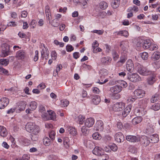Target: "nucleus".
Instances as JSON below:
<instances>
[{"label": "nucleus", "mask_w": 160, "mask_h": 160, "mask_svg": "<svg viewBox=\"0 0 160 160\" xmlns=\"http://www.w3.org/2000/svg\"><path fill=\"white\" fill-rule=\"evenodd\" d=\"M25 128L28 132L35 134H38L40 131L38 126L36 125L35 123L31 122H28L27 123L25 126Z\"/></svg>", "instance_id": "f257e3e1"}, {"label": "nucleus", "mask_w": 160, "mask_h": 160, "mask_svg": "<svg viewBox=\"0 0 160 160\" xmlns=\"http://www.w3.org/2000/svg\"><path fill=\"white\" fill-rule=\"evenodd\" d=\"M1 50L0 56L1 57H5L8 56L10 53V46L6 43H3L1 45Z\"/></svg>", "instance_id": "f03ea898"}, {"label": "nucleus", "mask_w": 160, "mask_h": 160, "mask_svg": "<svg viewBox=\"0 0 160 160\" xmlns=\"http://www.w3.org/2000/svg\"><path fill=\"white\" fill-rule=\"evenodd\" d=\"M27 103L25 102L20 101L17 103L16 107L11 109V112H13L16 111V112H19L25 110L26 107Z\"/></svg>", "instance_id": "7ed1b4c3"}, {"label": "nucleus", "mask_w": 160, "mask_h": 160, "mask_svg": "<svg viewBox=\"0 0 160 160\" xmlns=\"http://www.w3.org/2000/svg\"><path fill=\"white\" fill-rule=\"evenodd\" d=\"M137 67L138 72L141 75L147 76L151 74L152 73L151 71L148 70L141 64H139Z\"/></svg>", "instance_id": "20e7f679"}, {"label": "nucleus", "mask_w": 160, "mask_h": 160, "mask_svg": "<svg viewBox=\"0 0 160 160\" xmlns=\"http://www.w3.org/2000/svg\"><path fill=\"white\" fill-rule=\"evenodd\" d=\"M125 104L122 102H117L114 104L112 107V110L115 112H119L122 111L124 108Z\"/></svg>", "instance_id": "39448f33"}, {"label": "nucleus", "mask_w": 160, "mask_h": 160, "mask_svg": "<svg viewBox=\"0 0 160 160\" xmlns=\"http://www.w3.org/2000/svg\"><path fill=\"white\" fill-rule=\"evenodd\" d=\"M128 79L130 81L134 82L141 81V77L138 74L136 73L128 75Z\"/></svg>", "instance_id": "423d86ee"}, {"label": "nucleus", "mask_w": 160, "mask_h": 160, "mask_svg": "<svg viewBox=\"0 0 160 160\" xmlns=\"http://www.w3.org/2000/svg\"><path fill=\"white\" fill-rule=\"evenodd\" d=\"M108 71L107 70L105 69H102L99 71V74L101 77V82L99 81V83L100 84H103L105 83L108 81V80L105 79L104 81L101 80L102 78H104V77L108 75Z\"/></svg>", "instance_id": "0eeeda50"}, {"label": "nucleus", "mask_w": 160, "mask_h": 160, "mask_svg": "<svg viewBox=\"0 0 160 160\" xmlns=\"http://www.w3.org/2000/svg\"><path fill=\"white\" fill-rule=\"evenodd\" d=\"M133 94L134 96L138 98H142L145 96V92L143 89H137L134 91Z\"/></svg>", "instance_id": "6e6552de"}, {"label": "nucleus", "mask_w": 160, "mask_h": 160, "mask_svg": "<svg viewBox=\"0 0 160 160\" xmlns=\"http://www.w3.org/2000/svg\"><path fill=\"white\" fill-rule=\"evenodd\" d=\"M126 139L131 142H137L140 141L139 137L134 135H128L126 137Z\"/></svg>", "instance_id": "1a4fd4ad"}, {"label": "nucleus", "mask_w": 160, "mask_h": 160, "mask_svg": "<svg viewBox=\"0 0 160 160\" xmlns=\"http://www.w3.org/2000/svg\"><path fill=\"white\" fill-rule=\"evenodd\" d=\"M126 68L127 70L130 72H133L134 69V65L132 61L129 59L126 62Z\"/></svg>", "instance_id": "9d476101"}, {"label": "nucleus", "mask_w": 160, "mask_h": 160, "mask_svg": "<svg viewBox=\"0 0 160 160\" xmlns=\"http://www.w3.org/2000/svg\"><path fill=\"white\" fill-rule=\"evenodd\" d=\"M9 103V100L7 98L3 97L0 99V109L4 108Z\"/></svg>", "instance_id": "9b49d317"}, {"label": "nucleus", "mask_w": 160, "mask_h": 160, "mask_svg": "<svg viewBox=\"0 0 160 160\" xmlns=\"http://www.w3.org/2000/svg\"><path fill=\"white\" fill-rule=\"evenodd\" d=\"M140 140L142 145L144 147L147 146L150 143L149 138L145 136H142Z\"/></svg>", "instance_id": "f8f14e48"}, {"label": "nucleus", "mask_w": 160, "mask_h": 160, "mask_svg": "<svg viewBox=\"0 0 160 160\" xmlns=\"http://www.w3.org/2000/svg\"><path fill=\"white\" fill-rule=\"evenodd\" d=\"M115 138L117 142L120 143L124 140V137L122 132H118L115 135Z\"/></svg>", "instance_id": "ddd939ff"}, {"label": "nucleus", "mask_w": 160, "mask_h": 160, "mask_svg": "<svg viewBox=\"0 0 160 160\" xmlns=\"http://www.w3.org/2000/svg\"><path fill=\"white\" fill-rule=\"evenodd\" d=\"M122 90L121 87L119 85H115L111 87L110 89V91L111 93L116 94L119 93Z\"/></svg>", "instance_id": "4468645a"}, {"label": "nucleus", "mask_w": 160, "mask_h": 160, "mask_svg": "<svg viewBox=\"0 0 160 160\" xmlns=\"http://www.w3.org/2000/svg\"><path fill=\"white\" fill-rule=\"evenodd\" d=\"M66 130L67 133L72 136H75L77 134V132L75 128L69 126L66 127Z\"/></svg>", "instance_id": "2eb2a0df"}, {"label": "nucleus", "mask_w": 160, "mask_h": 160, "mask_svg": "<svg viewBox=\"0 0 160 160\" xmlns=\"http://www.w3.org/2000/svg\"><path fill=\"white\" fill-rule=\"evenodd\" d=\"M44 48L42 49L41 52L42 57L43 58H45V59L47 60L48 58L49 52L48 49L45 48L44 45L43 44Z\"/></svg>", "instance_id": "dca6fc26"}, {"label": "nucleus", "mask_w": 160, "mask_h": 160, "mask_svg": "<svg viewBox=\"0 0 160 160\" xmlns=\"http://www.w3.org/2000/svg\"><path fill=\"white\" fill-rule=\"evenodd\" d=\"M94 123V119L90 118L87 119L85 122V125L88 127L90 128L92 127Z\"/></svg>", "instance_id": "f3484780"}, {"label": "nucleus", "mask_w": 160, "mask_h": 160, "mask_svg": "<svg viewBox=\"0 0 160 160\" xmlns=\"http://www.w3.org/2000/svg\"><path fill=\"white\" fill-rule=\"evenodd\" d=\"M103 149L100 147H96L92 151L93 153L95 155L100 156L101 155L102 153Z\"/></svg>", "instance_id": "a211bd4d"}, {"label": "nucleus", "mask_w": 160, "mask_h": 160, "mask_svg": "<svg viewBox=\"0 0 160 160\" xmlns=\"http://www.w3.org/2000/svg\"><path fill=\"white\" fill-rule=\"evenodd\" d=\"M95 128L96 130L98 131H102L103 129V123L102 122L99 120L97 122L96 124Z\"/></svg>", "instance_id": "6ab92c4d"}, {"label": "nucleus", "mask_w": 160, "mask_h": 160, "mask_svg": "<svg viewBox=\"0 0 160 160\" xmlns=\"http://www.w3.org/2000/svg\"><path fill=\"white\" fill-rule=\"evenodd\" d=\"M149 139L151 140V143H155L159 141L158 136L157 134H154L150 136Z\"/></svg>", "instance_id": "aec40b11"}, {"label": "nucleus", "mask_w": 160, "mask_h": 160, "mask_svg": "<svg viewBox=\"0 0 160 160\" xmlns=\"http://www.w3.org/2000/svg\"><path fill=\"white\" fill-rule=\"evenodd\" d=\"M16 57L18 59H22L25 57L24 52L22 50H19L18 51L16 54Z\"/></svg>", "instance_id": "412c9836"}, {"label": "nucleus", "mask_w": 160, "mask_h": 160, "mask_svg": "<svg viewBox=\"0 0 160 160\" xmlns=\"http://www.w3.org/2000/svg\"><path fill=\"white\" fill-rule=\"evenodd\" d=\"M156 75L155 74H153L151 76L148 77L147 78V82L150 85L153 84L156 80Z\"/></svg>", "instance_id": "4be33fe9"}, {"label": "nucleus", "mask_w": 160, "mask_h": 160, "mask_svg": "<svg viewBox=\"0 0 160 160\" xmlns=\"http://www.w3.org/2000/svg\"><path fill=\"white\" fill-rule=\"evenodd\" d=\"M111 58L109 57H103L101 59L102 62L105 65H109L111 63Z\"/></svg>", "instance_id": "5701e85b"}, {"label": "nucleus", "mask_w": 160, "mask_h": 160, "mask_svg": "<svg viewBox=\"0 0 160 160\" xmlns=\"http://www.w3.org/2000/svg\"><path fill=\"white\" fill-rule=\"evenodd\" d=\"M120 47L124 51H126L129 47L128 42L127 41H122L121 42Z\"/></svg>", "instance_id": "b1692460"}, {"label": "nucleus", "mask_w": 160, "mask_h": 160, "mask_svg": "<svg viewBox=\"0 0 160 160\" xmlns=\"http://www.w3.org/2000/svg\"><path fill=\"white\" fill-rule=\"evenodd\" d=\"M142 118L141 116L134 118L132 120V123L133 125H136L140 123L142 121Z\"/></svg>", "instance_id": "393cba45"}, {"label": "nucleus", "mask_w": 160, "mask_h": 160, "mask_svg": "<svg viewBox=\"0 0 160 160\" xmlns=\"http://www.w3.org/2000/svg\"><path fill=\"white\" fill-rule=\"evenodd\" d=\"M43 141L44 144L46 146H49L53 142V141L48 137H45L43 139Z\"/></svg>", "instance_id": "a878e982"}, {"label": "nucleus", "mask_w": 160, "mask_h": 160, "mask_svg": "<svg viewBox=\"0 0 160 160\" xmlns=\"http://www.w3.org/2000/svg\"><path fill=\"white\" fill-rule=\"evenodd\" d=\"M151 42L149 39H147L143 41L142 43V47L144 49H148L150 46Z\"/></svg>", "instance_id": "bb28decb"}, {"label": "nucleus", "mask_w": 160, "mask_h": 160, "mask_svg": "<svg viewBox=\"0 0 160 160\" xmlns=\"http://www.w3.org/2000/svg\"><path fill=\"white\" fill-rule=\"evenodd\" d=\"M131 111V106H127L122 112V115L124 117H126L129 114Z\"/></svg>", "instance_id": "cd10ccee"}, {"label": "nucleus", "mask_w": 160, "mask_h": 160, "mask_svg": "<svg viewBox=\"0 0 160 160\" xmlns=\"http://www.w3.org/2000/svg\"><path fill=\"white\" fill-rule=\"evenodd\" d=\"M101 101V98L99 96L97 95L93 96L92 99L93 103L95 105L98 104Z\"/></svg>", "instance_id": "c85d7f7f"}, {"label": "nucleus", "mask_w": 160, "mask_h": 160, "mask_svg": "<svg viewBox=\"0 0 160 160\" xmlns=\"http://www.w3.org/2000/svg\"><path fill=\"white\" fill-rule=\"evenodd\" d=\"M7 132L6 128L3 126H0V135L2 137H6Z\"/></svg>", "instance_id": "c756f323"}, {"label": "nucleus", "mask_w": 160, "mask_h": 160, "mask_svg": "<svg viewBox=\"0 0 160 160\" xmlns=\"http://www.w3.org/2000/svg\"><path fill=\"white\" fill-rule=\"evenodd\" d=\"M160 58V52L158 51L154 52L152 56V58L153 60H158Z\"/></svg>", "instance_id": "7c9ffc66"}, {"label": "nucleus", "mask_w": 160, "mask_h": 160, "mask_svg": "<svg viewBox=\"0 0 160 160\" xmlns=\"http://www.w3.org/2000/svg\"><path fill=\"white\" fill-rule=\"evenodd\" d=\"M120 2V0H113L111 3L112 7L113 8H117L119 7Z\"/></svg>", "instance_id": "2f4dec72"}, {"label": "nucleus", "mask_w": 160, "mask_h": 160, "mask_svg": "<svg viewBox=\"0 0 160 160\" xmlns=\"http://www.w3.org/2000/svg\"><path fill=\"white\" fill-rule=\"evenodd\" d=\"M154 131V126L152 124L149 123L148 126L146 129V133L149 134Z\"/></svg>", "instance_id": "473e14b6"}, {"label": "nucleus", "mask_w": 160, "mask_h": 160, "mask_svg": "<svg viewBox=\"0 0 160 160\" xmlns=\"http://www.w3.org/2000/svg\"><path fill=\"white\" fill-rule=\"evenodd\" d=\"M63 144L66 148H68L69 147V139L67 137H65L63 139Z\"/></svg>", "instance_id": "72a5a7b5"}, {"label": "nucleus", "mask_w": 160, "mask_h": 160, "mask_svg": "<svg viewBox=\"0 0 160 160\" xmlns=\"http://www.w3.org/2000/svg\"><path fill=\"white\" fill-rule=\"evenodd\" d=\"M138 8L137 6H133V7H129L127 10V12H131L133 11L134 12H136L138 11Z\"/></svg>", "instance_id": "f704fd0d"}, {"label": "nucleus", "mask_w": 160, "mask_h": 160, "mask_svg": "<svg viewBox=\"0 0 160 160\" xmlns=\"http://www.w3.org/2000/svg\"><path fill=\"white\" fill-rule=\"evenodd\" d=\"M37 105V103L35 101H32L30 103L29 108L32 110H34L36 108Z\"/></svg>", "instance_id": "c9c22d12"}, {"label": "nucleus", "mask_w": 160, "mask_h": 160, "mask_svg": "<svg viewBox=\"0 0 160 160\" xmlns=\"http://www.w3.org/2000/svg\"><path fill=\"white\" fill-rule=\"evenodd\" d=\"M159 95L158 93H156L153 95L151 99V101L152 103H154L158 101L159 99Z\"/></svg>", "instance_id": "e433bc0d"}, {"label": "nucleus", "mask_w": 160, "mask_h": 160, "mask_svg": "<svg viewBox=\"0 0 160 160\" xmlns=\"http://www.w3.org/2000/svg\"><path fill=\"white\" fill-rule=\"evenodd\" d=\"M99 6L101 9H105L108 7V4L105 2L102 1L100 3Z\"/></svg>", "instance_id": "4c0bfd02"}, {"label": "nucleus", "mask_w": 160, "mask_h": 160, "mask_svg": "<svg viewBox=\"0 0 160 160\" xmlns=\"http://www.w3.org/2000/svg\"><path fill=\"white\" fill-rule=\"evenodd\" d=\"M59 21L57 19H54L52 22V25L54 27H57L59 25Z\"/></svg>", "instance_id": "58836bf2"}, {"label": "nucleus", "mask_w": 160, "mask_h": 160, "mask_svg": "<svg viewBox=\"0 0 160 160\" xmlns=\"http://www.w3.org/2000/svg\"><path fill=\"white\" fill-rule=\"evenodd\" d=\"M117 35H121L122 36L127 37L128 36L129 34L128 32L126 31H121L118 32Z\"/></svg>", "instance_id": "ea45409f"}, {"label": "nucleus", "mask_w": 160, "mask_h": 160, "mask_svg": "<svg viewBox=\"0 0 160 160\" xmlns=\"http://www.w3.org/2000/svg\"><path fill=\"white\" fill-rule=\"evenodd\" d=\"M89 0H80V5L82 6L83 8H85L87 6L88 2Z\"/></svg>", "instance_id": "a19ab883"}, {"label": "nucleus", "mask_w": 160, "mask_h": 160, "mask_svg": "<svg viewBox=\"0 0 160 160\" xmlns=\"http://www.w3.org/2000/svg\"><path fill=\"white\" fill-rule=\"evenodd\" d=\"M49 118L52 120H54L56 118L55 113L52 111H50L49 112Z\"/></svg>", "instance_id": "79ce46f5"}, {"label": "nucleus", "mask_w": 160, "mask_h": 160, "mask_svg": "<svg viewBox=\"0 0 160 160\" xmlns=\"http://www.w3.org/2000/svg\"><path fill=\"white\" fill-rule=\"evenodd\" d=\"M112 56L113 59L115 61L117 60L119 58L118 54L117 52L115 50H113L112 51Z\"/></svg>", "instance_id": "37998d69"}, {"label": "nucleus", "mask_w": 160, "mask_h": 160, "mask_svg": "<svg viewBox=\"0 0 160 160\" xmlns=\"http://www.w3.org/2000/svg\"><path fill=\"white\" fill-rule=\"evenodd\" d=\"M49 111H48V113L45 112L42 114L41 115L42 118L44 120H49Z\"/></svg>", "instance_id": "c03bdc74"}, {"label": "nucleus", "mask_w": 160, "mask_h": 160, "mask_svg": "<svg viewBox=\"0 0 160 160\" xmlns=\"http://www.w3.org/2000/svg\"><path fill=\"white\" fill-rule=\"evenodd\" d=\"M48 134L49 138L53 141L55 138L56 133L55 132L53 131H52L49 133Z\"/></svg>", "instance_id": "a18cd8bd"}, {"label": "nucleus", "mask_w": 160, "mask_h": 160, "mask_svg": "<svg viewBox=\"0 0 160 160\" xmlns=\"http://www.w3.org/2000/svg\"><path fill=\"white\" fill-rule=\"evenodd\" d=\"M151 108L154 111L159 110L160 109V104L158 103L154 104L152 106Z\"/></svg>", "instance_id": "49530a36"}, {"label": "nucleus", "mask_w": 160, "mask_h": 160, "mask_svg": "<svg viewBox=\"0 0 160 160\" xmlns=\"http://www.w3.org/2000/svg\"><path fill=\"white\" fill-rule=\"evenodd\" d=\"M92 136L93 138L95 140H100L102 138L101 135L98 132L94 133Z\"/></svg>", "instance_id": "de8ad7c7"}, {"label": "nucleus", "mask_w": 160, "mask_h": 160, "mask_svg": "<svg viewBox=\"0 0 160 160\" xmlns=\"http://www.w3.org/2000/svg\"><path fill=\"white\" fill-rule=\"evenodd\" d=\"M30 158V155L24 154L22 156V158H17L15 160H29Z\"/></svg>", "instance_id": "09e8293b"}, {"label": "nucleus", "mask_w": 160, "mask_h": 160, "mask_svg": "<svg viewBox=\"0 0 160 160\" xmlns=\"http://www.w3.org/2000/svg\"><path fill=\"white\" fill-rule=\"evenodd\" d=\"M127 59V55L126 54H124V55L122 54L120 57V60L119 61H120L121 62L124 63Z\"/></svg>", "instance_id": "8fccbe9b"}, {"label": "nucleus", "mask_w": 160, "mask_h": 160, "mask_svg": "<svg viewBox=\"0 0 160 160\" xmlns=\"http://www.w3.org/2000/svg\"><path fill=\"white\" fill-rule=\"evenodd\" d=\"M61 105L62 107H66L69 103V102L67 100H62L61 101Z\"/></svg>", "instance_id": "3c124183"}, {"label": "nucleus", "mask_w": 160, "mask_h": 160, "mask_svg": "<svg viewBox=\"0 0 160 160\" xmlns=\"http://www.w3.org/2000/svg\"><path fill=\"white\" fill-rule=\"evenodd\" d=\"M0 61L1 65L7 66L9 63V61L7 59H0Z\"/></svg>", "instance_id": "603ef678"}, {"label": "nucleus", "mask_w": 160, "mask_h": 160, "mask_svg": "<svg viewBox=\"0 0 160 160\" xmlns=\"http://www.w3.org/2000/svg\"><path fill=\"white\" fill-rule=\"evenodd\" d=\"M112 99H118L121 97V95L118 93L116 94L111 93Z\"/></svg>", "instance_id": "864d4df0"}, {"label": "nucleus", "mask_w": 160, "mask_h": 160, "mask_svg": "<svg viewBox=\"0 0 160 160\" xmlns=\"http://www.w3.org/2000/svg\"><path fill=\"white\" fill-rule=\"evenodd\" d=\"M18 0H12V7L13 8L15 7H18L20 6L19 4L18 3Z\"/></svg>", "instance_id": "5fc2aeb1"}, {"label": "nucleus", "mask_w": 160, "mask_h": 160, "mask_svg": "<svg viewBox=\"0 0 160 160\" xmlns=\"http://www.w3.org/2000/svg\"><path fill=\"white\" fill-rule=\"evenodd\" d=\"M100 160H108L109 158V156L108 155L106 154H102L101 155H100Z\"/></svg>", "instance_id": "6e6d98bb"}, {"label": "nucleus", "mask_w": 160, "mask_h": 160, "mask_svg": "<svg viewBox=\"0 0 160 160\" xmlns=\"http://www.w3.org/2000/svg\"><path fill=\"white\" fill-rule=\"evenodd\" d=\"M11 141L12 142L11 146L12 148H15L17 147V145L16 144L15 141V139L11 136Z\"/></svg>", "instance_id": "4d7b16f0"}, {"label": "nucleus", "mask_w": 160, "mask_h": 160, "mask_svg": "<svg viewBox=\"0 0 160 160\" xmlns=\"http://www.w3.org/2000/svg\"><path fill=\"white\" fill-rule=\"evenodd\" d=\"M85 118L84 116L82 115H79L78 116V120L79 123L80 124H82L84 121Z\"/></svg>", "instance_id": "13d9d810"}, {"label": "nucleus", "mask_w": 160, "mask_h": 160, "mask_svg": "<svg viewBox=\"0 0 160 160\" xmlns=\"http://www.w3.org/2000/svg\"><path fill=\"white\" fill-rule=\"evenodd\" d=\"M45 12L46 16H47L48 15L51 14L50 8L48 5H47L45 7Z\"/></svg>", "instance_id": "bf43d9fd"}, {"label": "nucleus", "mask_w": 160, "mask_h": 160, "mask_svg": "<svg viewBox=\"0 0 160 160\" xmlns=\"http://www.w3.org/2000/svg\"><path fill=\"white\" fill-rule=\"evenodd\" d=\"M38 134H35L32 133L31 137L32 140L33 141H36L38 139V137L37 136Z\"/></svg>", "instance_id": "052dcab7"}, {"label": "nucleus", "mask_w": 160, "mask_h": 160, "mask_svg": "<svg viewBox=\"0 0 160 160\" xmlns=\"http://www.w3.org/2000/svg\"><path fill=\"white\" fill-rule=\"evenodd\" d=\"M110 149L113 151H116L118 149V147L116 145L114 144H112L110 146Z\"/></svg>", "instance_id": "680f3d73"}, {"label": "nucleus", "mask_w": 160, "mask_h": 160, "mask_svg": "<svg viewBox=\"0 0 160 160\" xmlns=\"http://www.w3.org/2000/svg\"><path fill=\"white\" fill-rule=\"evenodd\" d=\"M148 57V54L147 52H144L142 54L141 57L143 60L147 59Z\"/></svg>", "instance_id": "e2e57ef3"}, {"label": "nucleus", "mask_w": 160, "mask_h": 160, "mask_svg": "<svg viewBox=\"0 0 160 160\" xmlns=\"http://www.w3.org/2000/svg\"><path fill=\"white\" fill-rule=\"evenodd\" d=\"M22 141L25 144V145H27L31 143L30 141L25 138H23Z\"/></svg>", "instance_id": "0e129e2a"}, {"label": "nucleus", "mask_w": 160, "mask_h": 160, "mask_svg": "<svg viewBox=\"0 0 160 160\" xmlns=\"http://www.w3.org/2000/svg\"><path fill=\"white\" fill-rule=\"evenodd\" d=\"M51 56L52 59L55 60L57 57V53L55 51H53L52 52Z\"/></svg>", "instance_id": "69168bd1"}, {"label": "nucleus", "mask_w": 160, "mask_h": 160, "mask_svg": "<svg viewBox=\"0 0 160 160\" xmlns=\"http://www.w3.org/2000/svg\"><path fill=\"white\" fill-rule=\"evenodd\" d=\"M39 111L42 114L46 112V110L45 107L42 105H40L39 107Z\"/></svg>", "instance_id": "338daca9"}, {"label": "nucleus", "mask_w": 160, "mask_h": 160, "mask_svg": "<svg viewBox=\"0 0 160 160\" xmlns=\"http://www.w3.org/2000/svg\"><path fill=\"white\" fill-rule=\"evenodd\" d=\"M73 47L70 45H68L66 47V49L67 51L70 52L73 50Z\"/></svg>", "instance_id": "774afa93"}]
</instances>
